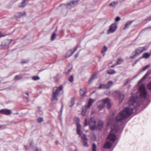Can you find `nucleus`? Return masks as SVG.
Masks as SVG:
<instances>
[{
	"label": "nucleus",
	"mask_w": 151,
	"mask_h": 151,
	"mask_svg": "<svg viewBox=\"0 0 151 151\" xmlns=\"http://www.w3.org/2000/svg\"><path fill=\"white\" fill-rule=\"evenodd\" d=\"M133 110V109L132 108H130L129 107H126L124 110L120 112L118 114L115 119V122H121L125 118H127L132 114Z\"/></svg>",
	"instance_id": "1"
},
{
	"label": "nucleus",
	"mask_w": 151,
	"mask_h": 151,
	"mask_svg": "<svg viewBox=\"0 0 151 151\" xmlns=\"http://www.w3.org/2000/svg\"><path fill=\"white\" fill-rule=\"evenodd\" d=\"M63 89V86L62 85L58 87H55L54 88L51 99L53 103H54L55 101H57L58 100V97L59 95L60 91H62Z\"/></svg>",
	"instance_id": "2"
},
{
	"label": "nucleus",
	"mask_w": 151,
	"mask_h": 151,
	"mask_svg": "<svg viewBox=\"0 0 151 151\" xmlns=\"http://www.w3.org/2000/svg\"><path fill=\"white\" fill-rule=\"evenodd\" d=\"M107 138L109 141H107L105 143L104 147L105 149H108L110 148L113 144L116 139V135L112 133H111L108 136Z\"/></svg>",
	"instance_id": "3"
},
{
	"label": "nucleus",
	"mask_w": 151,
	"mask_h": 151,
	"mask_svg": "<svg viewBox=\"0 0 151 151\" xmlns=\"http://www.w3.org/2000/svg\"><path fill=\"white\" fill-rule=\"evenodd\" d=\"M105 104H107V106L108 109L110 108L111 104L109 98H106L102 101H99L97 103V106L98 108L100 110L102 109L104 106Z\"/></svg>",
	"instance_id": "4"
},
{
	"label": "nucleus",
	"mask_w": 151,
	"mask_h": 151,
	"mask_svg": "<svg viewBox=\"0 0 151 151\" xmlns=\"http://www.w3.org/2000/svg\"><path fill=\"white\" fill-rule=\"evenodd\" d=\"M87 119L85 120L84 126H86L88 125L89 126L91 130H94L96 129V120L93 117L91 118L88 123H87Z\"/></svg>",
	"instance_id": "5"
},
{
	"label": "nucleus",
	"mask_w": 151,
	"mask_h": 151,
	"mask_svg": "<svg viewBox=\"0 0 151 151\" xmlns=\"http://www.w3.org/2000/svg\"><path fill=\"white\" fill-rule=\"evenodd\" d=\"M147 49L145 47H138L135 50V54L134 55L131 56L130 58L133 59L135 58L136 56L139 55L142 53L144 51H145Z\"/></svg>",
	"instance_id": "6"
},
{
	"label": "nucleus",
	"mask_w": 151,
	"mask_h": 151,
	"mask_svg": "<svg viewBox=\"0 0 151 151\" xmlns=\"http://www.w3.org/2000/svg\"><path fill=\"white\" fill-rule=\"evenodd\" d=\"M113 94L115 96L119 95V103H121L123 100L124 98V95L123 92H121L118 91H116L113 93Z\"/></svg>",
	"instance_id": "7"
},
{
	"label": "nucleus",
	"mask_w": 151,
	"mask_h": 151,
	"mask_svg": "<svg viewBox=\"0 0 151 151\" xmlns=\"http://www.w3.org/2000/svg\"><path fill=\"white\" fill-rule=\"evenodd\" d=\"M140 95L142 97H145L147 96V92L144 85H141L139 88Z\"/></svg>",
	"instance_id": "8"
},
{
	"label": "nucleus",
	"mask_w": 151,
	"mask_h": 151,
	"mask_svg": "<svg viewBox=\"0 0 151 151\" xmlns=\"http://www.w3.org/2000/svg\"><path fill=\"white\" fill-rule=\"evenodd\" d=\"M81 125L79 124H78L77 127V132L78 134L80 135L82 139H86V137L85 135L81 132Z\"/></svg>",
	"instance_id": "9"
},
{
	"label": "nucleus",
	"mask_w": 151,
	"mask_h": 151,
	"mask_svg": "<svg viewBox=\"0 0 151 151\" xmlns=\"http://www.w3.org/2000/svg\"><path fill=\"white\" fill-rule=\"evenodd\" d=\"M117 27V26L116 24H112L110 27L108 33L110 34L114 32L116 30Z\"/></svg>",
	"instance_id": "10"
},
{
	"label": "nucleus",
	"mask_w": 151,
	"mask_h": 151,
	"mask_svg": "<svg viewBox=\"0 0 151 151\" xmlns=\"http://www.w3.org/2000/svg\"><path fill=\"white\" fill-rule=\"evenodd\" d=\"M11 41L10 40H6L3 41L1 45V46L2 48L4 47H8L9 45H10Z\"/></svg>",
	"instance_id": "11"
},
{
	"label": "nucleus",
	"mask_w": 151,
	"mask_h": 151,
	"mask_svg": "<svg viewBox=\"0 0 151 151\" xmlns=\"http://www.w3.org/2000/svg\"><path fill=\"white\" fill-rule=\"evenodd\" d=\"M0 113L6 115H9L11 113L10 110L4 109L0 110Z\"/></svg>",
	"instance_id": "12"
},
{
	"label": "nucleus",
	"mask_w": 151,
	"mask_h": 151,
	"mask_svg": "<svg viewBox=\"0 0 151 151\" xmlns=\"http://www.w3.org/2000/svg\"><path fill=\"white\" fill-rule=\"evenodd\" d=\"M24 15H26V13L25 12H19L16 13L14 16V17H16V18H19Z\"/></svg>",
	"instance_id": "13"
},
{
	"label": "nucleus",
	"mask_w": 151,
	"mask_h": 151,
	"mask_svg": "<svg viewBox=\"0 0 151 151\" xmlns=\"http://www.w3.org/2000/svg\"><path fill=\"white\" fill-rule=\"evenodd\" d=\"M104 124V122L101 121H99L98 123V125L96 127V129H101L103 127V126Z\"/></svg>",
	"instance_id": "14"
},
{
	"label": "nucleus",
	"mask_w": 151,
	"mask_h": 151,
	"mask_svg": "<svg viewBox=\"0 0 151 151\" xmlns=\"http://www.w3.org/2000/svg\"><path fill=\"white\" fill-rule=\"evenodd\" d=\"M116 112L115 111H114L113 112V114L111 116L110 119L108 122L107 125H109L112 123V122L114 120L113 117L114 114H116Z\"/></svg>",
	"instance_id": "15"
},
{
	"label": "nucleus",
	"mask_w": 151,
	"mask_h": 151,
	"mask_svg": "<svg viewBox=\"0 0 151 151\" xmlns=\"http://www.w3.org/2000/svg\"><path fill=\"white\" fill-rule=\"evenodd\" d=\"M151 73V71H148L145 75L143 77V78L139 81V83H140L142 81L145 79L146 77Z\"/></svg>",
	"instance_id": "16"
},
{
	"label": "nucleus",
	"mask_w": 151,
	"mask_h": 151,
	"mask_svg": "<svg viewBox=\"0 0 151 151\" xmlns=\"http://www.w3.org/2000/svg\"><path fill=\"white\" fill-rule=\"evenodd\" d=\"M97 73H96L93 74L90 79L89 80L88 82L89 83H91L93 81L94 79L96 78H97Z\"/></svg>",
	"instance_id": "17"
},
{
	"label": "nucleus",
	"mask_w": 151,
	"mask_h": 151,
	"mask_svg": "<svg viewBox=\"0 0 151 151\" xmlns=\"http://www.w3.org/2000/svg\"><path fill=\"white\" fill-rule=\"evenodd\" d=\"M94 101V100H93L91 99H90L88 101L87 105L86 106H86L87 108L88 109H89Z\"/></svg>",
	"instance_id": "18"
},
{
	"label": "nucleus",
	"mask_w": 151,
	"mask_h": 151,
	"mask_svg": "<svg viewBox=\"0 0 151 151\" xmlns=\"http://www.w3.org/2000/svg\"><path fill=\"white\" fill-rule=\"evenodd\" d=\"M71 2L67 4H63V5H64L67 9H70L74 6L73 4H72Z\"/></svg>",
	"instance_id": "19"
},
{
	"label": "nucleus",
	"mask_w": 151,
	"mask_h": 151,
	"mask_svg": "<svg viewBox=\"0 0 151 151\" xmlns=\"http://www.w3.org/2000/svg\"><path fill=\"white\" fill-rule=\"evenodd\" d=\"M133 22V21L130 22H127L125 24L124 27L123 28V29H125L128 28L130 26L131 23Z\"/></svg>",
	"instance_id": "20"
},
{
	"label": "nucleus",
	"mask_w": 151,
	"mask_h": 151,
	"mask_svg": "<svg viewBox=\"0 0 151 151\" xmlns=\"http://www.w3.org/2000/svg\"><path fill=\"white\" fill-rule=\"evenodd\" d=\"M74 104V98H72L71 99L70 101L68 103V105L69 107H71L73 106Z\"/></svg>",
	"instance_id": "21"
},
{
	"label": "nucleus",
	"mask_w": 151,
	"mask_h": 151,
	"mask_svg": "<svg viewBox=\"0 0 151 151\" xmlns=\"http://www.w3.org/2000/svg\"><path fill=\"white\" fill-rule=\"evenodd\" d=\"M41 109L39 107L38 108V110L36 112V115L37 116H40L43 114V112Z\"/></svg>",
	"instance_id": "22"
},
{
	"label": "nucleus",
	"mask_w": 151,
	"mask_h": 151,
	"mask_svg": "<svg viewBox=\"0 0 151 151\" xmlns=\"http://www.w3.org/2000/svg\"><path fill=\"white\" fill-rule=\"evenodd\" d=\"M117 1H113L109 4V6L111 7H115L118 4Z\"/></svg>",
	"instance_id": "23"
},
{
	"label": "nucleus",
	"mask_w": 151,
	"mask_h": 151,
	"mask_svg": "<svg viewBox=\"0 0 151 151\" xmlns=\"http://www.w3.org/2000/svg\"><path fill=\"white\" fill-rule=\"evenodd\" d=\"M88 109L86 107V106H84L82 108V114L84 116L86 114V110Z\"/></svg>",
	"instance_id": "24"
},
{
	"label": "nucleus",
	"mask_w": 151,
	"mask_h": 151,
	"mask_svg": "<svg viewBox=\"0 0 151 151\" xmlns=\"http://www.w3.org/2000/svg\"><path fill=\"white\" fill-rule=\"evenodd\" d=\"M150 55L148 53H145L143 54L142 58H148L150 57Z\"/></svg>",
	"instance_id": "25"
},
{
	"label": "nucleus",
	"mask_w": 151,
	"mask_h": 151,
	"mask_svg": "<svg viewBox=\"0 0 151 151\" xmlns=\"http://www.w3.org/2000/svg\"><path fill=\"white\" fill-rule=\"evenodd\" d=\"M98 89H108L107 88L106 84H101L100 86L98 88Z\"/></svg>",
	"instance_id": "26"
},
{
	"label": "nucleus",
	"mask_w": 151,
	"mask_h": 151,
	"mask_svg": "<svg viewBox=\"0 0 151 151\" xmlns=\"http://www.w3.org/2000/svg\"><path fill=\"white\" fill-rule=\"evenodd\" d=\"M113 83L112 81H109L106 84L107 88L108 89L110 88L112 85Z\"/></svg>",
	"instance_id": "27"
},
{
	"label": "nucleus",
	"mask_w": 151,
	"mask_h": 151,
	"mask_svg": "<svg viewBox=\"0 0 151 151\" xmlns=\"http://www.w3.org/2000/svg\"><path fill=\"white\" fill-rule=\"evenodd\" d=\"M84 140H83V145L85 147H88V144L87 141L88 140V139L87 138H86V139H83Z\"/></svg>",
	"instance_id": "28"
},
{
	"label": "nucleus",
	"mask_w": 151,
	"mask_h": 151,
	"mask_svg": "<svg viewBox=\"0 0 151 151\" xmlns=\"http://www.w3.org/2000/svg\"><path fill=\"white\" fill-rule=\"evenodd\" d=\"M72 53V51L71 50H70L67 52L66 54V58H68L71 56L72 55H70V54Z\"/></svg>",
	"instance_id": "29"
},
{
	"label": "nucleus",
	"mask_w": 151,
	"mask_h": 151,
	"mask_svg": "<svg viewBox=\"0 0 151 151\" xmlns=\"http://www.w3.org/2000/svg\"><path fill=\"white\" fill-rule=\"evenodd\" d=\"M107 73L108 74H112L115 73L116 71L114 70L111 69L108 70L107 71Z\"/></svg>",
	"instance_id": "30"
},
{
	"label": "nucleus",
	"mask_w": 151,
	"mask_h": 151,
	"mask_svg": "<svg viewBox=\"0 0 151 151\" xmlns=\"http://www.w3.org/2000/svg\"><path fill=\"white\" fill-rule=\"evenodd\" d=\"M26 0H23L22 1L21 5H19V7H24L26 6L25 4Z\"/></svg>",
	"instance_id": "31"
},
{
	"label": "nucleus",
	"mask_w": 151,
	"mask_h": 151,
	"mask_svg": "<svg viewBox=\"0 0 151 151\" xmlns=\"http://www.w3.org/2000/svg\"><path fill=\"white\" fill-rule=\"evenodd\" d=\"M134 97L132 96L130 99V101H132V105H133L134 103H135L136 101L137 100V98H138L137 97H136L137 98L136 99H134Z\"/></svg>",
	"instance_id": "32"
},
{
	"label": "nucleus",
	"mask_w": 151,
	"mask_h": 151,
	"mask_svg": "<svg viewBox=\"0 0 151 151\" xmlns=\"http://www.w3.org/2000/svg\"><path fill=\"white\" fill-rule=\"evenodd\" d=\"M80 93L81 95L83 96L86 93L85 91L82 89H81L80 90Z\"/></svg>",
	"instance_id": "33"
},
{
	"label": "nucleus",
	"mask_w": 151,
	"mask_h": 151,
	"mask_svg": "<svg viewBox=\"0 0 151 151\" xmlns=\"http://www.w3.org/2000/svg\"><path fill=\"white\" fill-rule=\"evenodd\" d=\"M123 61L124 60L123 59H119L117 60L116 64H120L123 63Z\"/></svg>",
	"instance_id": "34"
},
{
	"label": "nucleus",
	"mask_w": 151,
	"mask_h": 151,
	"mask_svg": "<svg viewBox=\"0 0 151 151\" xmlns=\"http://www.w3.org/2000/svg\"><path fill=\"white\" fill-rule=\"evenodd\" d=\"M43 121V118L41 117H39L37 119V122L39 123H41Z\"/></svg>",
	"instance_id": "35"
},
{
	"label": "nucleus",
	"mask_w": 151,
	"mask_h": 151,
	"mask_svg": "<svg viewBox=\"0 0 151 151\" xmlns=\"http://www.w3.org/2000/svg\"><path fill=\"white\" fill-rule=\"evenodd\" d=\"M96 145L95 143H93L92 146V151H96Z\"/></svg>",
	"instance_id": "36"
},
{
	"label": "nucleus",
	"mask_w": 151,
	"mask_h": 151,
	"mask_svg": "<svg viewBox=\"0 0 151 151\" xmlns=\"http://www.w3.org/2000/svg\"><path fill=\"white\" fill-rule=\"evenodd\" d=\"M107 50V48L105 46H104L103 48L102 49L101 52L103 53L104 52L106 51Z\"/></svg>",
	"instance_id": "37"
},
{
	"label": "nucleus",
	"mask_w": 151,
	"mask_h": 151,
	"mask_svg": "<svg viewBox=\"0 0 151 151\" xmlns=\"http://www.w3.org/2000/svg\"><path fill=\"white\" fill-rule=\"evenodd\" d=\"M56 34L54 33L52 35L51 40L52 41L54 40L55 39Z\"/></svg>",
	"instance_id": "38"
},
{
	"label": "nucleus",
	"mask_w": 151,
	"mask_h": 151,
	"mask_svg": "<svg viewBox=\"0 0 151 151\" xmlns=\"http://www.w3.org/2000/svg\"><path fill=\"white\" fill-rule=\"evenodd\" d=\"M79 1V0H76L72 1L71 2L72 4H73L74 5L77 4L78 2Z\"/></svg>",
	"instance_id": "39"
},
{
	"label": "nucleus",
	"mask_w": 151,
	"mask_h": 151,
	"mask_svg": "<svg viewBox=\"0 0 151 151\" xmlns=\"http://www.w3.org/2000/svg\"><path fill=\"white\" fill-rule=\"evenodd\" d=\"M22 78V76L20 75L16 76H15L14 78L16 80L20 79Z\"/></svg>",
	"instance_id": "40"
},
{
	"label": "nucleus",
	"mask_w": 151,
	"mask_h": 151,
	"mask_svg": "<svg viewBox=\"0 0 151 151\" xmlns=\"http://www.w3.org/2000/svg\"><path fill=\"white\" fill-rule=\"evenodd\" d=\"M59 75L58 74L56 76L54 77V78L55 82H57L58 81L59 79Z\"/></svg>",
	"instance_id": "41"
},
{
	"label": "nucleus",
	"mask_w": 151,
	"mask_h": 151,
	"mask_svg": "<svg viewBox=\"0 0 151 151\" xmlns=\"http://www.w3.org/2000/svg\"><path fill=\"white\" fill-rule=\"evenodd\" d=\"M32 79L34 81H37L40 79V78L38 76H34L32 77Z\"/></svg>",
	"instance_id": "42"
},
{
	"label": "nucleus",
	"mask_w": 151,
	"mask_h": 151,
	"mask_svg": "<svg viewBox=\"0 0 151 151\" xmlns=\"http://www.w3.org/2000/svg\"><path fill=\"white\" fill-rule=\"evenodd\" d=\"M74 77L73 76H71L68 79L69 81L70 82H72L73 81Z\"/></svg>",
	"instance_id": "43"
},
{
	"label": "nucleus",
	"mask_w": 151,
	"mask_h": 151,
	"mask_svg": "<svg viewBox=\"0 0 151 151\" xmlns=\"http://www.w3.org/2000/svg\"><path fill=\"white\" fill-rule=\"evenodd\" d=\"M78 47H79L78 45H77L74 48V51H72V53H71V54H70V55H72L74 53V52L77 50L78 48Z\"/></svg>",
	"instance_id": "44"
},
{
	"label": "nucleus",
	"mask_w": 151,
	"mask_h": 151,
	"mask_svg": "<svg viewBox=\"0 0 151 151\" xmlns=\"http://www.w3.org/2000/svg\"><path fill=\"white\" fill-rule=\"evenodd\" d=\"M147 88L150 90H151V81L147 84Z\"/></svg>",
	"instance_id": "45"
},
{
	"label": "nucleus",
	"mask_w": 151,
	"mask_h": 151,
	"mask_svg": "<svg viewBox=\"0 0 151 151\" xmlns=\"http://www.w3.org/2000/svg\"><path fill=\"white\" fill-rule=\"evenodd\" d=\"M118 131L117 129H116L115 127L113 129L111 130V132H117Z\"/></svg>",
	"instance_id": "46"
},
{
	"label": "nucleus",
	"mask_w": 151,
	"mask_h": 151,
	"mask_svg": "<svg viewBox=\"0 0 151 151\" xmlns=\"http://www.w3.org/2000/svg\"><path fill=\"white\" fill-rule=\"evenodd\" d=\"M149 67V65H147L144 67L143 68L142 70L143 71H144L146 70L147 68Z\"/></svg>",
	"instance_id": "47"
},
{
	"label": "nucleus",
	"mask_w": 151,
	"mask_h": 151,
	"mask_svg": "<svg viewBox=\"0 0 151 151\" xmlns=\"http://www.w3.org/2000/svg\"><path fill=\"white\" fill-rule=\"evenodd\" d=\"M129 79H127L126 80V82L124 84V86H125L127 85L129 82Z\"/></svg>",
	"instance_id": "48"
},
{
	"label": "nucleus",
	"mask_w": 151,
	"mask_h": 151,
	"mask_svg": "<svg viewBox=\"0 0 151 151\" xmlns=\"http://www.w3.org/2000/svg\"><path fill=\"white\" fill-rule=\"evenodd\" d=\"M120 18L119 17H117L115 19V20L116 22H117L120 20Z\"/></svg>",
	"instance_id": "49"
},
{
	"label": "nucleus",
	"mask_w": 151,
	"mask_h": 151,
	"mask_svg": "<svg viewBox=\"0 0 151 151\" xmlns=\"http://www.w3.org/2000/svg\"><path fill=\"white\" fill-rule=\"evenodd\" d=\"M28 62H29V60H23L22 62V64H23L24 63H27Z\"/></svg>",
	"instance_id": "50"
},
{
	"label": "nucleus",
	"mask_w": 151,
	"mask_h": 151,
	"mask_svg": "<svg viewBox=\"0 0 151 151\" xmlns=\"http://www.w3.org/2000/svg\"><path fill=\"white\" fill-rule=\"evenodd\" d=\"M71 70V69H68V72H66V73H69V72Z\"/></svg>",
	"instance_id": "51"
},
{
	"label": "nucleus",
	"mask_w": 151,
	"mask_h": 151,
	"mask_svg": "<svg viewBox=\"0 0 151 151\" xmlns=\"http://www.w3.org/2000/svg\"><path fill=\"white\" fill-rule=\"evenodd\" d=\"M146 20H148V21H150L151 20V18H149V17H148L147 19Z\"/></svg>",
	"instance_id": "52"
},
{
	"label": "nucleus",
	"mask_w": 151,
	"mask_h": 151,
	"mask_svg": "<svg viewBox=\"0 0 151 151\" xmlns=\"http://www.w3.org/2000/svg\"><path fill=\"white\" fill-rule=\"evenodd\" d=\"M116 65H111L110 66V67L111 68H114V67Z\"/></svg>",
	"instance_id": "53"
},
{
	"label": "nucleus",
	"mask_w": 151,
	"mask_h": 151,
	"mask_svg": "<svg viewBox=\"0 0 151 151\" xmlns=\"http://www.w3.org/2000/svg\"><path fill=\"white\" fill-rule=\"evenodd\" d=\"M24 148L25 149L27 150V146H24Z\"/></svg>",
	"instance_id": "54"
},
{
	"label": "nucleus",
	"mask_w": 151,
	"mask_h": 151,
	"mask_svg": "<svg viewBox=\"0 0 151 151\" xmlns=\"http://www.w3.org/2000/svg\"><path fill=\"white\" fill-rule=\"evenodd\" d=\"M78 53L76 54L75 55V58H76L78 56Z\"/></svg>",
	"instance_id": "55"
},
{
	"label": "nucleus",
	"mask_w": 151,
	"mask_h": 151,
	"mask_svg": "<svg viewBox=\"0 0 151 151\" xmlns=\"http://www.w3.org/2000/svg\"><path fill=\"white\" fill-rule=\"evenodd\" d=\"M141 58H140L139 59L136 60V62H137L138 61H139L140 59H141Z\"/></svg>",
	"instance_id": "56"
},
{
	"label": "nucleus",
	"mask_w": 151,
	"mask_h": 151,
	"mask_svg": "<svg viewBox=\"0 0 151 151\" xmlns=\"http://www.w3.org/2000/svg\"><path fill=\"white\" fill-rule=\"evenodd\" d=\"M35 151H39L38 150V148H36V150H35Z\"/></svg>",
	"instance_id": "57"
},
{
	"label": "nucleus",
	"mask_w": 151,
	"mask_h": 151,
	"mask_svg": "<svg viewBox=\"0 0 151 151\" xmlns=\"http://www.w3.org/2000/svg\"><path fill=\"white\" fill-rule=\"evenodd\" d=\"M25 98L27 100H28V99H29V97H25Z\"/></svg>",
	"instance_id": "58"
},
{
	"label": "nucleus",
	"mask_w": 151,
	"mask_h": 151,
	"mask_svg": "<svg viewBox=\"0 0 151 151\" xmlns=\"http://www.w3.org/2000/svg\"><path fill=\"white\" fill-rule=\"evenodd\" d=\"M63 105H62L61 107V111H62L63 110Z\"/></svg>",
	"instance_id": "59"
},
{
	"label": "nucleus",
	"mask_w": 151,
	"mask_h": 151,
	"mask_svg": "<svg viewBox=\"0 0 151 151\" xmlns=\"http://www.w3.org/2000/svg\"><path fill=\"white\" fill-rule=\"evenodd\" d=\"M26 94L28 96H29V93H28V92H27L26 93Z\"/></svg>",
	"instance_id": "60"
},
{
	"label": "nucleus",
	"mask_w": 151,
	"mask_h": 151,
	"mask_svg": "<svg viewBox=\"0 0 151 151\" xmlns=\"http://www.w3.org/2000/svg\"><path fill=\"white\" fill-rule=\"evenodd\" d=\"M104 69V68H103L102 70H100V72H101Z\"/></svg>",
	"instance_id": "61"
},
{
	"label": "nucleus",
	"mask_w": 151,
	"mask_h": 151,
	"mask_svg": "<svg viewBox=\"0 0 151 151\" xmlns=\"http://www.w3.org/2000/svg\"><path fill=\"white\" fill-rule=\"evenodd\" d=\"M137 63V62L136 61V62L134 63V64H136Z\"/></svg>",
	"instance_id": "62"
},
{
	"label": "nucleus",
	"mask_w": 151,
	"mask_h": 151,
	"mask_svg": "<svg viewBox=\"0 0 151 151\" xmlns=\"http://www.w3.org/2000/svg\"><path fill=\"white\" fill-rule=\"evenodd\" d=\"M2 127V126H0V128H1Z\"/></svg>",
	"instance_id": "63"
},
{
	"label": "nucleus",
	"mask_w": 151,
	"mask_h": 151,
	"mask_svg": "<svg viewBox=\"0 0 151 151\" xmlns=\"http://www.w3.org/2000/svg\"><path fill=\"white\" fill-rule=\"evenodd\" d=\"M104 55H105V53H104V54H103V56H104Z\"/></svg>",
	"instance_id": "64"
}]
</instances>
